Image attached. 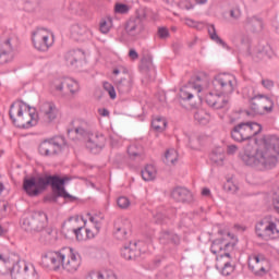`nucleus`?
<instances>
[{"mask_svg": "<svg viewBox=\"0 0 279 279\" xmlns=\"http://www.w3.org/2000/svg\"><path fill=\"white\" fill-rule=\"evenodd\" d=\"M279 158V137L274 135L263 136L256 148L252 145H246L243 151L240 153V159L246 167H253L258 171H267L274 169L278 165Z\"/></svg>", "mask_w": 279, "mask_h": 279, "instance_id": "f257e3e1", "label": "nucleus"}, {"mask_svg": "<svg viewBox=\"0 0 279 279\" xmlns=\"http://www.w3.org/2000/svg\"><path fill=\"white\" fill-rule=\"evenodd\" d=\"M239 243V238L230 231H219L218 236L211 243V252L216 257V269L222 274V276H230L234 271V266H232V257L230 252L234 250Z\"/></svg>", "mask_w": 279, "mask_h": 279, "instance_id": "f03ea898", "label": "nucleus"}, {"mask_svg": "<svg viewBox=\"0 0 279 279\" xmlns=\"http://www.w3.org/2000/svg\"><path fill=\"white\" fill-rule=\"evenodd\" d=\"M41 263L48 269H64L69 274H75L82 267V255L75 248L65 246L59 251L44 253Z\"/></svg>", "mask_w": 279, "mask_h": 279, "instance_id": "7ed1b4c3", "label": "nucleus"}, {"mask_svg": "<svg viewBox=\"0 0 279 279\" xmlns=\"http://www.w3.org/2000/svg\"><path fill=\"white\" fill-rule=\"evenodd\" d=\"M71 180L69 177H33L24 179L23 189L31 197L40 195L44 189H47L51 184L54 195L63 197L64 199H75L71 194L64 190V184Z\"/></svg>", "mask_w": 279, "mask_h": 279, "instance_id": "20e7f679", "label": "nucleus"}, {"mask_svg": "<svg viewBox=\"0 0 279 279\" xmlns=\"http://www.w3.org/2000/svg\"><path fill=\"white\" fill-rule=\"evenodd\" d=\"M0 265L4 267L0 276L10 274L12 279H40L34 265L21 262V257L10 251H0Z\"/></svg>", "mask_w": 279, "mask_h": 279, "instance_id": "39448f33", "label": "nucleus"}, {"mask_svg": "<svg viewBox=\"0 0 279 279\" xmlns=\"http://www.w3.org/2000/svg\"><path fill=\"white\" fill-rule=\"evenodd\" d=\"M235 88L236 77L234 75L228 73L218 74L213 81L211 92L206 95L205 100L211 108L220 110L228 104L226 95H231Z\"/></svg>", "mask_w": 279, "mask_h": 279, "instance_id": "423d86ee", "label": "nucleus"}, {"mask_svg": "<svg viewBox=\"0 0 279 279\" xmlns=\"http://www.w3.org/2000/svg\"><path fill=\"white\" fill-rule=\"evenodd\" d=\"M10 118L15 128L29 130L36 128L40 121V113L36 107H32L23 101L14 102L10 108Z\"/></svg>", "mask_w": 279, "mask_h": 279, "instance_id": "0eeeda50", "label": "nucleus"}, {"mask_svg": "<svg viewBox=\"0 0 279 279\" xmlns=\"http://www.w3.org/2000/svg\"><path fill=\"white\" fill-rule=\"evenodd\" d=\"M88 221L90 225L87 227L78 229L74 231L76 236V241H88V239H95L97 234H99V230H101V223H104V215L101 214H86Z\"/></svg>", "mask_w": 279, "mask_h": 279, "instance_id": "6e6552de", "label": "nucleus"}, {"mask_svg": "<svg viewBox=\"0 0 279 279\" xmlns=\"http://www.w3.org/2000/svg\"><path fill=\"white\" fill-rule=\"evenodd\" d=\"M196 82H199V84L189 83L180 89V99L183 101H191V99H194V97H198L201 90L210 84V76L204 72H201L196 75Z\"/></svg>", "mask_w": 279, "mask_h": 279, "instance_id": "1a4fd4ad", "label": "nucleus"}, {"mask_svg": "<svg viewBox=\"0 0 279 279\" xmlns=\"http://www.w3.org/2000/svg\"><path fill=\"white\" fill-rule=\"evenodd\" d=\"M263 126L258 122H242L234 126L231 136L235 141H248L257 134H260Z\"/></svg>", "mask_w": 279, "mask_h": 279, "instance_id": "9d476101", "label": "nucleus"}, {"mask_svg": "<svg viewBox=\"0 0 279 279\" xmlns=\"http://www.w3.org/2000/svg\"><path fill=\"white\" fill-rule=\"evenodd\" d=\"M149 252V245L145 242H130L125 244L121 251L120 255L124 260H136L143 254H147Z\"/></svg>", "mask_w": 279, "mask_h": 279, "instance_id": "9b49d317", "label": "nucleus"}, {"mask_svg": "<svg viewBox=\"0 0 279 279\" xmlns=\"http://www.w3.org/2000/svg\"><path fill=\"white\" fill-rule=\"evenodd\" d=\"M248 268L255 276H265L271 270V263L263 254H252L248 257Z\"/></svg>", "mask_w": 279, "mask_h": 279, "instance_id": "f8f14e48", "label": "nucleus"}, {"mask_svg": "<svg viewBox=\"0 0 279 279\" xmlns=\"http://www.w3.org/2000/svg\"><path fill=\"white\" fill-rule=\"evenodd\" d=\"M251 108V111H246L247 117H254V114H260V112H272L274 100L264 95H256V97L253 98Z\"/></svg>", "mask_w": 279, "mask_h": 279, "instance_id": "ddd939ff", "label": "nucleus"}, {"mask_svg": "<svg viewBox=\"0 0 279 279\" xmlns=\"http://www.w3.org/2000/svg\"><path fill=\"white\" fill-rule=\"evenodd\" d=\"M113 80L119 93H130L132 89V76L124 68L113 70Z\"/></svg>", "mask_w": 279, "mask_h": 279, "instance_id": "4468645a", "label": "nucleus"}, {"mask_svg": "<svg viewBox=\"0 0 279 279\" xmlns=\"http://www.w3.org/2000/svg\"><path fill=\"white\" fill-rule=\"evenodd\" d=\"M46 221L47 216L45 214H36L35 216L24 218L22 228L26 232H41V230H45Z\"/></svg>", "mask_w": 279, "mask_h": 279, "instance_id": "2eb2a0df", "label": "nucleus"}, {"mask_svg": "<svg viewBox=\"0 0 279 279\" xmlns=\"http://www.w3.org/2000/svg\"><path fill=\"white\" fill-rule=\"evenodd\" d=\"M65 66H74L80 69L86 64V53L82 50H69L63 54Z\"/></svg>", "mask_w": 279, "mask_h": 279, "instance_id": "dca6fc26", "label": "nucleus"}, {"mask_svg": "<svg viewBox=\"0 0 279 279\" xmlns=\"http://www.w3.org/2000/svg\"><path fill=\"white\" fill-rule=\"evenodd\" d=\"M39 113L46 123H53L58 119V106L56 102L45 100L38 106Z\"/></svg>", "mask_w": 279, "mask_h": 279, "instance_id": "f3484780", "label": "nucleus"}, {"mask_svg": "<svg viewBox=\"0 0 279 279\" xmlns=\"http://www.w3.org/2000/svg\"><path fill=\"white\" fill-rule=\"evenodd\" d=\"M149 14H151V10H146L143 13V16L138 15L136 19L130 20L129 22H126L125 32L128 34H132V32H135V34H141V32L145 29V24H143V19H149Z\"/></svg>", "mask_w": 279, "mask_h": 279, "instance_id": "a211bd4d", "label": "nucleus"}, {"mask_svg": "<svg viewBox=\"0 0 279 279\" xmlns=\"http://www.w3.org/2000/svg\"><path fill=\"white\" fill-rule=\"evenodd\" d=\"M61 149L60 144L53 140H46L39 145V154L41 156H54V154H58Z\"/></svg>", "mask_w": 279, "mask_h": 279, "instance_id": "6ab92c4d", "label": "nucleus"}, {"mask_svg": "<svg viewBox=\"0 0 279 279\" xmlns=\"http://www.w3.org/2000/svg\"><path fill=\"white\" fill-rule=\"evenodd\" d=\"M0 60L5 64V62H12L14 60V49L10 39L0 41Z\"/></svg>", "mask_w": 279, "mask_h": 279, "instance_id": "aec40b11", "label": "nucleus"}, {"mask_svg": "<svg viewBox=\"0 0 279 279\" xmlns=\"http://www.w3.org/2000/svg\"><path fill=\"white\" fill-rule=\"evenodd\" d=\"M54 40L53 36H34L33 45L37 51H48L49 47H52Z\"/></svg>", "mask_w": 279, "mask_h": 279, "instance_id": "412c9836", "label": "nucleus"}, {"mask_svg": "<svg viewBox=\"0 0 279 279\" xmlns=\"http://www.w3.org/2000/svg\"><path fill=\"white\" fill-rule=\"evenodd\" d=\"M87 149L92 150L94 154H97L106 147V137L104 135H93L87 144H86Z\"/></svg>", "mask_w": 279, "mask_h": 279, "instance_id": "4be33fe9", "label": "nucleus"}, {"mask_svg": "<svg viewBox=\"0 0 279 279\" xmlns=\"http://www.w3.org/2000/svg\"><path fill=\"white\" fill-rule=\"evenodd\" d=\"M68 226L72 232H77V230H82L84 226H90V222L88 221V217H86V214L83 216H73L69 219Z\"/></svg>", "mask_w": 279, "mask_h": 279, "instance_id": "5701e85b", "label": "nucleus"}, {"mask_svg": "<svg viewBox=\"0 0 279 279\" xmlns=\"http://www.w3.org/2000/svg\"><path fill=\"white\" fill-rule=\"evenodd\" d=\"M86 279H119L112 270H89Z\"/></svg>", "mask_w": 279, "mask_h": 279, "instance_id": "b1692460", "label": "nucleus"}, {"mask_svg": "<svg viewBox=\"0 0 279 279\" xmlns=\"http://www.w3.org/2000/svg\"><path fill=\"white\" fill-rule=\"evenodd\" d=\"M64 82L65 78L62 77H54L49 81V90L52 92L54 95H62L64 96Z\"/></svg>", "mask_w": 279, "mask_h": 279, "instance_id": "393cba45", "label": "nucleus"}, {"mask_svg": "<svg viewBox=\"0 0 279 279\" xmlns=\"http://www.w3.org/2000/svg\"><path fill=\"white\" fill-rule=\"evenodd\" d=\"M276 53L274 52V49H271V46H259L255 52L253 53V58L255 60H266V58H274Z\"/></svg>", "mask_w": 279, "mask_h": 279, "instance_id": "a878e982", "label": "nucleus"}, {"mask_svg": "<svg viewBox=\"0 0 279 279\" xmlns=\"http://www.w3.org/2000/svg\"><path fill=\"white\" fill-rule=\"evenodd\" d=\"M175 202H191L193 199V194L187 189L177 187L171 193Z\"/></svg>", "mask_w": 279, "mask_h": 279, "instance_id": "bb28decb", "label": "nucleus"}, {"mask_svg": "<svg viewBox=\"0 0 279 279\" xmlns=\"http://www.w3.org/2000/svg\"><path fill=\"white\" fill-rule=\"evenodd\" d=\"M255 232L259 239H271V231L269 227V221L264 220L262 222H258L255 228Z\"/></svg>", "mask_w": 279, "mask_h": 279, "instance_id": "cd10ccee", "label": "nucleus"}, {"mask_svg": "<svg viewBox=\"0 0 279 279\" xmlns=\"http://www.w3.org/2000/svg\"><path fill=\"white\" fill-rule=\"evenodd\" d=\"M158 175V170L156 169V166L154 165H147L142 170V178L145 180V182H151V180H156V177Z\"/></svg>", "mask_w": 279, "mask_h": 279, "instance_id": "c85d7f7f", "label": "nucleus"}, {"mask_svg": "<svg viewBox=\"0 0 279 279\" xmlns=\"http://www.w3.org/2000/svg\"><path fill=\"white\" fill-rule=\"evenodd\" d=\"M178 150L170 148L166 150L162 160L165 165H167L168 167H172V165H175V162H178Z\"/></svg>", "mask_w": 279, "mask_h": 279, "instance_id": "c756f323", "label": "nucleus"}, {"mask_svg": "<svg viewBox=\"0 0 279 279\" xmlns=\"http://www.w3.org/2000/svg\"><path fill=\"white\" fill-rule=\"evenodd\" d=\"M114 230L118 239H125V235L128 234V230H130V223L118 221L114 225Z\"/></svg>", "mask_w": 279, "mask_h": 279, "instance_id": "7c9ffc66", "label": "nucleus"}, {"mask_svg": "<svg viewBox=\"0 0 279 279\" xmlns=\"http://www.w3.org/2000/svg\"><path fill=\"white\" fill-rule=\"evenodd\" d=\"M247 25L248 27H252L254 34H258V32H263V20L260 17H248L247 19Z\"/></svg>", "mask_w": 279, "mask_h": 279, "instance_id": "2f4dec72", "label": "nucleus"}, {"mask_svg": "<svg viewBox=\"0 0 279 279\" xmlns=\"http://www.w3.org/2000/svg\"><path fill=\"white\" fill-rule=\"evenodd\" d=\"M225 159L226 155L223 153V148L221 147L214 149L210 154V160L211 162H215V165H222Z\"/></svg>", "mask_w": 279, "mask_h": 279, "instance_id": "473e14b6", "label": "nucleus"}, {"mask_svg": "<svg viewBox=\"0 0 279 279\" xmlns=\"http://www.w3.org/2000/svg\"><path fill=\"white\" fill-rule=\"evenodd\" d=\"M184 25L187 27H192L193 29H197L198 32H202L206 27V24L204 22L195 21L191 17H185L183 20Z\"/></svg>", "mask_w": 279, "mask_h": 279, "instance_id": "72a5a7b5", "label": "nucleus"}, {"mask_svg": "<svg viewBox=\"0 0 279 279\" xmlns=\"http://www.w3.org/2000/svg\"><path fill=\"white\" fill-rule=\"evenodd\" d=\"M151 128L156 130V132H163L167 129V120L165 118L156 117L151 122Z\"/></svg>", "mask_w": 279, "mask_h": 279, "instance_id": "f704fd0d", "label": "nucleus"}, {"mask_svg": "<svg viewBox=\"0 0 279 279\" xmlns=\"http://www.w3.org/2000/svg\"><path fill=\"white\" fill-rule=\"evenodd\" d=\"M194 119L198 121V123H202V125H206V123L210 121V114H208L204 109H201L195 113Z\"/></svg>", "mask_w": 279, "mask_h": 279, "instance_id": "c9c22d12", "label": "nucleus"}, {"mask_svg": "<svg viewBox=\"0 0 279 279\" xmlns=\"http://www.w3.org/2000/svg\"><path fill=\"white\" fill-rule=\"evenodd\" d=\"M64 84L66 88L70 90L71 95H75V93L80 92V84L77 83V81L73 78H65Z\"/></svg>", "mask_w": 279, "mask_h": 279, "instance_id": "e433bc0d", "label": "nucleus"}, {"mask_svg": "<svg viewBox=\"0 0 279 279\" xmlns=\"http://www.w3.org/2000/svg\"><path fill=\"white\" fill-rule=\"evenodd\" d=\"M178 8H180V10H186L187 12L195 10V0H179Z\"/></svg>", "mask_w": 279, "mask_h": 279, "instance_id": "4c0bfd02", "label": "nucleus"}, {"mask_svg": "<svg viewBox=\"0 0 279 279\" xmlns=\"http://www.w3.org/2000/svg\"><path fill=\"white\" fill-rule=\"evenodd\" d=\"M110 27H112V17H106L100 21L99 29L101 34H108Z\"/></svg>", "mask_w": 279, "mask_h": 279, "instance_id": "58836bf2", "label": "nucleus"}, {"mask_svg": "<svg viewBox=\"0 0 279 279\" xmlns=\"http://www.w3.org/2000/svg\"><path fill=\"white\" fill-rule=\"evenodd\" d=\"M32 36H53V32L47 27L38 26L32 32Z\"/></svg>", "mask_w": 279, "mask_h": 279, "instance_id": "ea45409f", "label": "nucleus"}, {"mask_svg": "<svg viewBox=\"0 0 279 279\" xmlns=\"http://www.w3.org/2000/svg\"><path fill=\"white\" fill-rule=\"evenodd\" d=\"M242 95L246 99H250L251 106H254V99H256V96L254 95V88L253 87H245L242 92Z\"/></svg>", "mask_w": 279, "mask_h": 279, "instance_id": "a19ab883", "label": "nucleus"}, {"mask_svg": "<svg viewBox=\"0 0 279 279\" xmlns=\"http://www.w3.org/2000/svg\"><path fill=\"white\" fill-rule=\"evenodd\" d=\"M104 90H106L110 97V99H117V90L114 89V86L110 84L109 82H105L102 84Z\"/></svg>", "mask_w": 279, "mask_h": 279, "instance_id": "79ce46f5", "label": "nucleus"}, {"mask_svg": "<svg viewBox=\"0 0 279 279\" xmlns=\"http://www.w3.org/2000/svg\"><path fill=\"white\" fill-rule=\"evenodd\" d=\"M131 202L130 198L125 197V196H120L117 199V205L122 209L125 210L128 209L129 206H131Z\"/></svg>", "mask_w": 279, "mask_h": 279, "instance_id": "37998d69", "label": "nucleus"}, {"mask_svg": "<svg viewBox=\"0 0 279 279\" xmlns=\"http://www.w3.org/2000/svg\"><path fill=\"white\" fill-rule=\"evenodd\" d=\"M141 151H142L141 146L136 144H132L128 149L129 156L133 158H136V156H141Z\"/></svg>", "mask_w": 279, "mask_h": 279, "instance_id": "c03bdc74", "label": "nucleus"}, {"mask_svg": "<svg viewBox=\"0 0 279 279\" xmlns=\"http://www.w3.org/2000/svg\"><path fill=\"white\" fill-rule=\"evenodd\" d=\"M270 228V236L274 239L275 234H279V220L268 221Z\"/></svg>", "mask_w": 279, "mask_h": 279, "instance_id": "a18cd8bd", "label": "nucleus"}, {"mask_svg": "<svg viewBox=\"0 0 279 279\" xmlns=\"http://www.w3.org/2000/svg\"><path fill=\"white\" fill-rule=\"evenodd\" d=\"M114 12L117 14H128L130 12V7L128 4L117 3Z\"/></svg>", "mask_w": 279, "mask_h": 279, "instance_id": "49530a36", "label": "nucleus"}, {"mask_svg": "<svg viewBox=\"0 0 279 279\" xmlns=\"http://www.w3.org/2000/svg\"><path fill=\"white\" fill-rule=\"evenodd\" d=\"M225 189L229 193H236V191H239V185H236V183L232 181H227V183L225 184Z\"/></svg>", "mask_w": 279, "mask_h": 279, "instance_id": "de8ad7c7", "label": "nucleus"}, {"mask_svg": "<svg viewBox=\"0 0 279 279\" xmlns=\"http://www.w3.org/2000/svg\"><path fill=\"white\" fill-rule=\"evenodd\" d=\"M80 123H81V126H78ZM73 125H74V132H76V134H82V132H84V125H86V123L81 122L80 120H74Z\"/></svg>", "mask_w": 279, "mask_h": 279, "instance_id": "09e8293b", "label": "nucleus"}, {"mask_svg": "<svg viewBox=\"0 0 279 279\" xmlns=\"http://www.w3.org/2000/svg\"><path fill=\"white\" fill-rule=\"evenodd\" d=\"M203 145L204 142L199 138H194L190 142V147H192V149H201Z\"/></svg>", "mask_w": 279, "mask_h": 279, "instance_id": "8fccbe9b", "label": "nucleus"}, {"mask_svg": "<svg viewBox=\"0 0 279 279\" xmlns=\"http://www.w3.org/2000/svg\"><path fill=\"white\" fill-rule=\"evenodd\" d=\"M272 208L279 215V192L275 193L272 196Z\"/></svg>", "mask_w": 279, "mask_h": 279, "instance_id": "3c124183", "label": "nucleus"}, {"mask_svg": "<svg viewBox=\"0 0 279 279\" xmlns=\"http://www.w3.org/2000/svg\"><path fill=\"white\" fill-rule=\"evenodd\" d=\"M262 86H264V88H266L267 90H271V88H274V81L269 78H264L262 81Z\"/></svg>", "mask_w": 279, "mask_h": 279, "instance_id": "603ef678", "label": "nucleus"}, {"mask_svg": "<svg viewBox=\"0 0 279 279\" xmlns=\"http://www.w3.org/2000/svg\"><path fill=\"white\" fill-rule=\"evenodd\" d=\"M230 16L233 19V21H239L241 19V10L240 9H232L230 11Z\"/></svg>", "mask_w": 279, "mask_h": 279, "instance_id": "864d4df0", "label": "nucleus"}, {"mask_svg": "<svg viewBox=\"0 0 279 279\" xmlns=\"http://www.w3.org/2000/svg\"><path fill=\"white\" fill-rule=\"evenodd\" d=\"M207 32L209 36H217V27L214 26V24H208L207 25Z\"/></svg>", "mask_w": 279, "mask_h": 279, "instance_id": "5fc2aeb1", "label": "nucleus"}, {"mask_svg": "<svg viewBox=\"0 0 279 279\" xmlns=\"http://www.w3.org/2000/svg\"><path fill=\"white\" fill-rule=\"evenodd\" d=\"M169 34H171L169 32V28H167V26H160L158 28V36H169Z\"/></svg>", "mask_w": 279, "mask_h": 279, "instance_id": "6e6d98bb", "label": "nucleus"}, {"mask_svg": "<svg viewBox=\"0 0 279 279\" xmlns=\"http://www.w3.org/2000/svg\"><path fill=\"white\" fill-rule=\"evenodd\" d=\"M129 57L131 58V60H138V52H136V50L131 49L129 51Z\"/></svg>", "mask_w": 279, "mask_h": 279, "instance_id": "4d7b16f0", "label": "nucleus"}, {"mask_svg": "<svg viewBox=\"0 0 279 279\" xmlns=\"http://www.w3.org/2000/svg\"><path fill=\"white\" fill-rule=\"evenodd\" d=\"M239 150V148L235 145H230L227 148V154H236V151Z\"/></svg>", "mask_w": 279, "mask_h": 279, "instance_id": "13d9d810", "label": "nucleus"}, {"mask_svg": "<svg viewBox=\"0 0 279 279\" xmlns=\"http://www.w3.org/2000/svg\"><path fill=\"white\" fill-rule=\"evenodd\" d=\"M98 114H100V117H110V111H108V109H99L98 110Z\"/></svg>", "mask_w": 279, "mask_h": 279, "instance_id": "bf43d9fd", "label": "nucleus"}, {"mask_svg": "<svg viewBox=\"0 0 279 279\" xmlns=\"http://www.w3.org/2000/svg\"><path fill=\"white\" fill-rule=\"evenodd\" d=\"M202 195H203L204 197H210V190L207 189V187H204V189L202 190Z\"/></svg>", "mask_w": 279, "mask_h": 279, "instance_id": "052dcab7", "label": "nucleus"}, {"mask_svg": "<svg viewBox=\"0 0 279 279\" xmlns=\"http://www.w3.org/2000/svg\"><path fill=\"white\" fill-rule=\"evenodd\" d=\"M195 5H206L208 0H194Z\"/></svg>", "mask_w": 279, "mask_h": 279, "instance_id": "680f3d73", "label": "nucleus"}, {"mask_svg": "<svg viewBox=\"0 0 279 279\" xmlns=\"http://www.w3.org/2000/svg\"><path fill=\"white\" fill-rule=\"evenodd\" d=\"M211 40H214L215 43H218V45H223V40H221L219 36H211Z\"/></svg>", "mask_w": 279, "mask_h": 279, "instance_id": "e2e57ef3", "label": "nucleus"}, {"mask_svg": "<svg viewBox=\"0 0 279 279\" xmlns=\"http://www.w3.org/2000/svg\"><path fill=\"white\" fill-rule=\"evenodd\" d=\"M3 191H7V187H5V184H3V183L0 181V195L3 193Z\"/></svg>", "mask_w": 279, "mask_h": 279, "instance_id": "0e129e2a", "label": "nucleus"}, {"mask_svg": "<svg viewBox=\"0 0 279 279\" xmlns=\"http://www.w3.org/2000/svg\"><path fill=\"white\" fill-rule=\"evenodd\" d=\"M175 32H178V27L172 26V27L170 28V34H175Z\"/></svg>", "mask_w": 279, "mask_h": 279, "instance_id": "69168bd1", "label": "nucleus"}, {"mask_svg": "<svg viewBox=\"0 0 279 279\" xmlns=\"http://www.w3.org/2000/svg\"><path fill=\"white\" fill-rule=\"evenodd\" d=\"M3 234H5V230L0 226V236H3Z\"/></svg>", "mask_w": 279, "mask_h": 279, "instance_id": "338daca9", "label": "nucleus"}, {"mask_svg": "<svg viewBox=\"0 0 279 279\" xmlns=\"http://www.w3.org/2000/svg\"><path fill=\"white\" fill-rule=\"evenodd\" d=\"M150 19H151V21H156V19H158V15L153 14V15H150Z\"/></svg>", "mask_w": 279, "mask_h": 279, "instance_id": "774afa93", "label": "nucleus"}]
</instances>
